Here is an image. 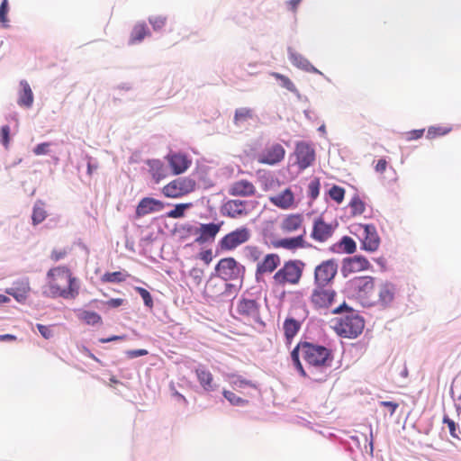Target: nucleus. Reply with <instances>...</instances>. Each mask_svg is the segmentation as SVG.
<instances>
[{
  "label": "nucleus",
  "mask_w": 461,
  "mask_h": 461,
  "mask_svg": "<svg viewBox=\"0 0 461 461\" xmlns=\"http://www.w3.org/2000/svg\"><path fill=\"white\" fill-rule=\"evenodd\" d=\"M295 369L303 377L316 382H324L329 376L333 355L328 348L307 341L299 342L291 352Z\"/></svg>",
  "instance_id": "1"
},
{
  "label": "nucleus",
  "mask_w": 461,
  "mask_h": 461,
  "mask_svg": "<svg viewBox=\"0 0 461 461\" xmlns=\"http://www.w3.org/2000/svg\"><path fill=\"white\" fill-rule=\"evenodd\" d=\"M352 285L357 301L364 307H375L385 310L393 306L397 288L390 281H375L373 276H358L353 279Z\"/></svg>",
  "instance_id": "2"
},
{
  "label": "nucleus",
  "mask_w": 461,
  "mask_h": 461,
  "mask_svg": "<svg viewBox=\"0 0 461 461\" xmlns=\"http://www.w3.org/2000/svg\"><path fill=\"white\" fill-rule=\"evenodd\" d=\"M47 283L43 287V294L57 298L75 299L78 295L77 279L73 276L70 269L65 266L50 268L46 276Z\"/></svg>",
  "instance_id": "3"
},
{
  "label": "nucleus",
  "mask_w": 461,
  "mask_h": 461,
  "mask_svg": "<svg viewBox=\"0 0 461 461\" xmlns=\"http://www.w3.org/2000/svg\"><path fill=\"white\" fill-rule=\"evenodd\" d=\"M331 312L333 314L346 313L344 316L332 321L334 323L333 329L339 336L344 338H356L362 332L365 326L363 318L346 303L333 309Z\"/></svg>",
  "instance_id": "4"
},
{
  "label": "nucleus",
  "mask_w": 461,
  "mask_h": 461,
  "mask_svg": "<svg viewBox=\"0 0 461 461\" xmlns=\"http://www.w3.org/2000/svg\"><path fill=\"white\" fill-rule=\"evenodd\" d=\"M305 264L298 259L285 261L273 276V282L277 286L296 285L300 283Z\"/></svg>",
  "instance_id": "5"
},
{
  "label": "nucleus",
  "mask_w": 461,
  "mask_h": 461,
  "mask_svg": "<svg viewBox=\"0 0 461 461\" xmlns=\"http://www.w3.org/2000/svg\"><path fill=\"white\" fill-rule=\"evenodd\" d=\"M215 271L221 280L242 282L245 276V267L240 264L234 258L229 257L219 260Z\"/></svg>",
  "instance_id": "6"
},
{
  "label": "nucleus",
  "mask_w": 461,
  "mask_h": 461,
  "mask_svg": "<svg viewBox=\"0 0 461 461\" xmlns=\"http://www.w3.org/2000/svg\"><path fill=\"white\" fill-rule=\"evenodd\" d=\"M251 238V230L246 226H240L225 234L218 242L221 252L233 251L247 243Z\"/></svg>",
  "instance_id": "7"
},
{
  "label": "nucleus",
  "mask_w": 461,
  "mask_h": 461,
  "mask_svg": "<svg viewBox=\"0 0 461 461\" xmlns=\"http://www.w3.org/2000/svg\"><path fill=\"white\" fill-rule=\"evenodd\" d=\"M337 297V292L331 285H317L312 291L310 302L316 310H328L331 307Z\"/></svg>",
  "instance_id": "8"
},
{
  "label": "nucleus",
  "mask_w": 461,
  "mask_h": 461,
  "mask_svg": "<svg viewBox=\"0 0 461 461\" xmlns=\"http://www.w3.org/2000/svg\"><path fill=\"white\" fill-rule=\"evenodd\" d=\"M195 189V181L189 177L172 180L162 188V194L168 198H180Z\"/></svg>",
  "instance_id": "9"
},
{
  "label": "nucleus",
  "mask_w": 461,
  "mask_h": 461,
  "mask_svg": "<svg viewBox=\"0 0 461 461\" xmlns=\"http://www.w3.org/2000/svg\"><path fill=\"white\" fill-rule=\"evenodd\" d=\"M338 263L335 259H327L315 267L313 284L317 285H330L338 273Z\"/></svg>",
  "instance_id": "10"
},
{
  "label": "nucleus",
  "mask_w": 461,
  "mask_h": 461,
  "mask_svg": "<svg viewBox=\"0 0 461 461\" xmlns=\"http://www.w3.org/2000/svg\"><path fill=\"white\" fill-rule=\"evenodd\" d=\"M295 163L300 170H304L311 167L315 161V150L312 144L300 141L295 145L294 149Z\"/></svg>",
  "instance_id": "11"
},
{
  "label": "nucleus",
  "mask_w": 461,
  "mask_h": 461,
  "mask_svg": "<svg viewBox=\"0 0 461 461\" xmlns=\"http://www.w3.org/2000/svg\"><path fill=\"white\" fill-rule=\"evenodd\" d=\"M247 201L231 199L225 202L221 206V213L231 219H240L249 215V209Z\"/></svg>",
  "instance_id": "12"
},
{
  "label": "nucleus",
  "mask_w": 461,
  "mask_h": 461,
  "mask_svg": "<svg viewBox=\"0 0 461 461\" xmlns=\"http://www.w3.org/2000/svg\"><path fill=\"white\" fill-rule=\"evenodd\" d=\"M304 216L299 212L285 214L279 222V229L285 234L294 233L302 230L303 233Z\"/></svg>",
  "instance_id": "13"
},
{
  "label": "nucleus",
  "mask_w": 461,
  "mask_h": 461,
  "mask_svg": "<svg viewBox=\"0 0 461 461\" xmlns=\"http://www.w3.org/2000/svg\"><path fill=\"white\" fill-rule=\"evenodd\" d=\"M223 221L215 223H200L197 225V234L194 242L197 244H205L214 241L216 236L221 230Z\"/></svg>",
  "instance_id": "14"
},
{
  "label": "nucleus",
  "mask_w": 461,
  "mask_h": 461,
  "mask_svg": "<svg viewBox=\"0 0 461 461\" xmlns=\"http://www.w3.org/2000/svg\"><path fill=\"white\" fill-rule=\"evenodd\" d=\"M335 230V226L327 223L324 219L320 216L313 221L311 238L320 243L326 242L332 237Z\"/></svg>",
  "instance_id": "15"
},
{
  "label": "nucleus",
  "mask_w": 461,
  "mask_h": 461,
  "mask_svg": "<svg viewBox=\"0 0 461 461\" xmlns=\"http://www.w3.org/2000/svg\"><path fill=\"white\" fill-rule=\"evenodd\" d=\"M359 228L363 229L361 239L362 249L370 252L376 251L380 246V237L375 227L371 224H360Z\"/></svg>",
  "instance_id": "16"
},
{
  "label": "nucleus",
  "mask_w": 461,
  "mask_h": 461,
  "mask_svg": "<svg viewBox=\"0 0 461 461\" xmlns=\"http://www.w3.org/2000/svg\"><path fill=\"white\" fill-rule=\"evenodd\" d=\"M285 155V149L279 143L272 144L265 149L258 157V161L261 164L275 165L281 162Z\"/></svg>",
  "instance_id": "17"
},
{
  "label": "nucleus",
  "mask_w": 461,
  "mask_h": 461,
  "mask_svg": "<svg viewBox=\"0 0 461 461\" xmlns=\"http://www.w3.org/2000/svg\"><path fill=\"white\" fill-rule=\"evenodd\" d=\"M280 263L281 258L276 253H269L264 256L256 267L255 275L257 279L264 275L273 273L278 267Z\"/></svg>",
  "instance_id": "18"
},
{
  "label": "nucleus",
  "mask_w": 461,
  "mask_h": 461,
  "mask_svg": "<svg viewBox=\"0 0 461 461\" xmlns=\"http://www.w3.org/2000/svg\"><path fill=\"white\" fill-rule=\"evenodd\" d=\"M259 304L254 299L241 298L237 303L236 311L239 315L247 320H257L259 317Z\"/></svg>",
  "instance_id": "19"
},
{
  "label": "nucleus",
  "mask_w": 461,
  "mask_h": 461,
  "mask_svg": "<svg viewBox=\"0 0 461 461\" xmlns=\"http://www.w3.org/2000/svg\"><path fill=\"white\" fill-rule=\"evenodd\" d=\"M166 159L174 175H180L185 172L192 165V159L181 152L169 153Z\"/></svg>",
  "instance_id": "20"
},
{
  "label": "nucleus",
  "mask_w": 461,
  "mask_h": 461,
  "mask_svg": "<svg viewBox=\"0 0 461 461\" xmlns=\"http://www.w3.org/2000/svg\"><path fill=\"white\" fill-rule=\"evenodd\" d=\"M228 193L232 196H253L256 194V187L252 182L241 179L232 183Z\"/></svg>",
  "instance_id": "21"
},
{
  "label": "nucleus",
  "mask_w": 461,
  "mask_h": 461,
  "mask_svg": "<svg viewBox=\"0 0 461 461\" xmlns=\"http://www.w3.org/2000/svg\"><path fill=\"white\" fill-rule=\"evenodd\" d=\"M269 201L282 210L291 209L295 204L294 194L290 188H285L281 193L269 197Z\"/></svg>",
  "instance_id": "22"
},
{
  "label": "nucleus",
  "mask_w": 461,
  "mask_h": 461,
  "mask_svg": "<svg viewBox=\"0 0 461 461\" xmlns=\"http://www.w3.org/2000/svg\"><path fill=\"white\" fill-rule=\"evenodd\" d=\"M164 208V203L151 197H145L141 199L136 208L137 217H141L153 212L161 211Z\"/></svg>",
  "instance_id": "23"
},
{
  "label": "nucleus",
  "mask_w": 461,
  "mask_h": 461,
  "mask_svg": "<svg viewBox=\"0 0 461 461\" xmlns=\"http://www.w3.org/2000/svg\"><path fill=\"white\" fill-rule=\"evenodd\" d=\"M31 291L29 280L23 279L15 282L14 286L6 289V294L12 295L17 302H24Z\"/></svg>",
  "instance_id": "24"
},
{
  "label": "nucleus",
  "mask_w": 461,
  "mask_h": 461,
  "mask_svg": "<svg viewBox=\"0 0 461 461\" xmlns=\"http://www.w3.org/2000/svg\"><path fill=\"white\" fill-rule=\"evenodd\" d=\"M232 287L233 285L221 279H211L207 284L205 292L209 297L218 299Z\"/></svg>",
  "instance_id": "25"
},
{
  "label": "nucleus",
  "mask_w": 461,
  "mask_h": 461,
  "mask_svg": "<svg viewBox=\"0 0 461 461\" xmlns=\"http://www.w3.org/2000/svg\"><path fill=\"white\" fill-rule=\"evenodd\" d=\"M305 233L306 230H303V233L296 237L281 239L276 242L275 246L288 250H295L297 249L306 248L308 244L304 239Z\"/></svg>",
  "instance_id": "26"
},
{
  "label": "nucleus",
  "mask_w": 461,
  "mask_h": 461,
  "mask_svg": "<svg viewBox=\"0 0 461 461\" xmlns=\"http://www.w3.org/2000/svg\"><path fill=\"white\" fill-rule=\"evenodd\" d=\"M345 268L349 272H361L371 267L369 261L363 256H354L345 260Z\"/></svg>",
  "instance_id": "27"
},
{
  "label": "nucleus",
  "mask_w": 461,
  "mask_h": 461,
  "mask_svg": "<svg viewBox=\"0 0 461 461\" xmlns=\"http://www.w3.org/2000/svg\"><path fill=\"white\" fill-rule=\"evenodd\" d=\"M194 372H195V375H196V377H197V380H198L200 385L205 391H208V392L212 391L214 388L213 375L210 372V370H208L203 366H200L195 369Z\"/></svg>",
  "instance_id": "28"
},
{
  "label": "nucleus",
  "mask_w": 461,
  "mask_h": 461,
  "mask_svg": "<svg viewBox=\"0 0 461 461\" xmlns=\"http://www.w3.org/2000/svg\"><path fill=\"white\" fill-rule=\"evenodd\" d=\"M302 327V321L295 320L293 317H288L285 320L283 324L284 334L288 344L297 335Z\"/></svg>",
  "instance_id": "29"
},
{
  "label": "nucleus",
  "mask_w": 461,
  "mask_h": 461,
  "mask_svg": "<svg viewBox=\"0 0 461 461\" xmlns=\"http://www.w3.org/2000/svg\"><path fill=\"white\" fill-rule=\"evenodd\" d=\"M147 164L149 166V172L155 183H158L167 177V168L162 161L159 159H150L148 160Z\"/></svg>",
  "instance_id": "30"
},
{
  "label": "nucleus",
  "mask_w": 461,
  "mask_h": 461,
  "mask_svg": "<svg viewBox=\"0 0 461 461\" xmlns=\"http://www.w3.org/2000/svg\"><path fill=\"white\" fill-rule=\"evenodd\" d=\"M22 90L19 94L18 104L23 107L30 108L33 104V94L27 81L20 82Z\"/></svg>",
  "instance_id": "31"
},
{
  "label": "nucleus",
  "mask_w": 461,
  "mask_h": 461,
  "mask_svg": "<svg viewBox=\"0 0 461 461\" xmlns=\"http://www.w3.org/2000/svg\"><path fill=\"white\" fill-rule=\"evenodd\" d=\"M47 216H48V212L45 209V203L42 201L38 200L34 203L33 208H32V224L35 226V225L41 223L47 218Z\"/></svg>",
  "instance_id": "32"
},
{
  "label": "nucleus",
  "mask_w": 461,
  "mask_h": 461,
  "mask_svg": "<svg viewBox=\"0 0 461 461\" xmlns=\"http://www.w3.org/2000/svg\"><path fill=\"white\" fill-rule=\"evenodd\" d=\"M149 34V29L144 23H137L131 31L130 43L140 42Z\"/></svg>",
  "instance_id": "33"
},
{
  "label": "nucleus",
  "mask_w": 461,
  "mask_h": 461,
  "mask_svg": "<svg viewBox=\"0 0 461 461\" xmlns=\"http://www.w3.org/2000/svg\"><path fill=\"white\" fill-rule=\"evenodd\" d=\"M176 232L179 236V239L182 240H185L191 237H194L195 239L197 234V225L185 223L176 230Z\"/></svg>",
  "instance_id": "34"
},
{
  "label": "nucleus",
  "mask_w": 461,
  "mask_h": 461,
  "mask_svg": "<svg viewBox=\"0 0 461 461\" xmlns=\"http://www.w3.org/2000/svg\"><path fill=\"white\" fill-rule=\"evenodd\" d=\"M244 254H245L246 258L249 261L257 262V264H258V261H260L262 258L263 251L258 246L249 245V246L245 247Z\"/></svg>",
  "instance_id": "35"
},
{
  "label": "nucleus",
  "mask_w": 461,
  "mask_h": 461,
  "mask_svg": "<svg viewBox=\"0 0 461 461\" xmlns=\"http://www.w3.org/2000/svg\"><path fill=\"white\" fill-rule=\"evenodd\" d=\"M253 117V110L248 107L239 108L235 111L233 122L236 125L247 122Z\"/></svg>",
  "instance_id": "36"
},
{
  "label": "nucleus",
  "mask_w": 461,
  "mask_h": 461,
  "mask_svg": "<svg viewBox=\"0 0 461 461\" xmlns=\"http://www.w3.org/2000/svg\"><path fill=\"white\" fill-rule=\"evenodd\" d=\"M128 275H125L120 271L107 272L101 277L104 283H122L126 280Z\"/></svg>",
  "instance_id": "37"
},
{
  "label": "nucleus",
  "mask_w": 461,
  "mask_h": 461,
  "mask_svg": "<svg viewBox=\"0 0 461 461\" xmlns=\"http://www.w3.org/2000/svg\"><path fill=\"white\" fill-rule=\"evenodd\" d=\"M339 247L343 252L348 253V254H352L357 249L356 242L354 241V240L352 238H350L348 236H344L340 240V241L339 243Z\"/></svg>",
  "instance_id": "38"
},
{
  "label": "nucleus",
  "mask_w": 461,
  "mask_h": 461,
  "mask_svg": "<svg viewBox=\"0 0 461 461\" xmlns=\"http://www.w3.org/2000/svg\"><path fill=\"white\" fill-rule=\"evenodd\" d=\"M451 127L447 126H431L427 131L428 139H435L437 137L444 136L451 131Z\"/></svg>",
  "instance_id": "39"
},
{
  "label": "nucleus",
  "mask_w": 461,
  "mask_h": 461,
  "mask_svg": "<svg viewBox=\"0 0 461 461\" xmlns=\"http://www.w3.org/2000/svg\"><path fill=\"white\" fill-rule=\"evenodd\" d=\"M80 318L89 325H95L102 321L101 316L97 312L92 311H83L80 314Z\"/></svg>",
  "instance_id": "40"
},
{
  "label": "nucleus",
  "mask_w": 461,
  "mask_h": 461,
  "mask_svg": "<svg viewBox=\"0 0 461 461\" xmlns=\"http://www.w3.org/2000/svg\"><path fill=\"white\" fill-rule=\"evenodd\" d=\"M349 207L353 215L362 214L366 208L364 202L357 196L352 198L349 203Z\"/></svg>",
  "instance_id": "41"
},
{
  "label": "nucleus",
  "mask_w": 461,
  "mask_h": 461,
  "mask_svg": "<svg viewBox=\"0 0 461 461\" xmlns=\"http://www.w3.org/2000/svg\"><path fill=\"white\" fill-rule=\"evenodd\" d=\"M191 206V203H179L175 208L169 211L167 215L169 218L177 219L185 215V211Z\"/></svg>",
  "instance_id": "42"
},
{
  "label": "nucleus",
  "mask_w": 461,
  "mask_h": 461,
  "mask_svg": "<svg viewBox=\"0 0 461 461\" xmlns=\"http://www.w3.org/2000/svg\"><path fill=\"white\" fill-rule=\"evenodd\" d=\"M223 396L232 404L237 406H242L248 403V401L238 396L233 392L224 390L223 391Z\"/></svg>",
  "instance_id": "43"
},
{
  "label": "nucleus",
  "mask_w": 461,
  "mask_h": 461,
  "mask_svg": "<svg viewBox=\"0 0 461 461\" xmlns=\"http://www.w3.org/2000/svg\"><path fill=\"white\" fill-rule=\"evenodd\" d=\"M329 194L332 200H334L338 203H341L342 201L344 200L345 189L339 185H333L330 189Z\"/></svg>",
  "instance_id": "44"
},
{
  "label": "nucleus",
  "mask_w": 461,
  "mask_h": 461,
  "mask_svg": "<svg viewBox=\"0 0 461 461\" xmlns=\"http://www.w3.org/2000/svg\"><path fill=\"white\" fill-rule=\"evenodd\" d=\"M272 76L276 79L279 80L281 82L282 86L286 88L287 90H289L291 92H294L296 90L295 86L290 80L289 77H287L282 74H279V73H273Z\"/></svg>",
  "instance_id": "45"
},
{
  "label": "nucleus",
  "mask_w": 461,
  "mask_h": 461,
  "mask_svg": "<svg viewBox=\"0 0 461 461\" xmlns=\"http://www.w3.org/2000/svg\"><path fill=\"white\" fill-rule=\"evenodd\" d=\"M231 384L234 389H241V388H245V387H253V388L256 387V385L251 381L246 380L240 376L235 377V379L232 380Z\"/></svg>",
  "instance_id": "46"
},
{
  "label": "nucleus",
  "mask_w": 461,
  "mask_h": 461,
  "mask_svg": "<svg viewBox=\"0 0 461 461\" xmlns=\"http://www.w3.org/2000/svg\"><path fill=\"white\" fill-rule=\"evenodd\" d=\"M135 290L139 293L146 306L149 308L153 307V299L148 290L142 287H135Z\"/></svg>",
  "instance_id": "47"
},
{
  "label": "nucleus",
  "mask_w": 461,
  "mask_h": 461,
  "mask_svg": "<svg viewBox=\"0 0 461 461\" xmlns=\"http://www.w3.org/2000/svg\"><path fill=\"white\" fill-rule=\"evenodd\" d=\"M320 180L314 178L308 185V194L312 199H316L320 193Z\"/></svg>",
  "instance_id": "48"
},
{
  "label": "nucleus",
  "mask_w": 461,
  "mask_h": 461,
  "mask_svg": "<svg viewBox=\"0 0 461 461\" xmlns=\"http://www.w3.org/2000/svg\"><path fill=\"white\" fill-rule=\"evenodd\" d=\"M9 8H8V0H3L0 5V23H3L5 27L8 26V14Z\"/></svg>",
  "instance_id": "49"
},
{
  "label": "nucleus",
  "mask_w": 461,
  "mask_h": 461,
  "mask_svg": "<svg viewBox=\"0 0 461 461\" xmlns=\"http://www.w3.org/2000/svg\"><path fill=\"white\" fill-rule=\"evenodd\" d=\"M443 423L447 424V426L449 429V433L454 438H456V439L460 438L457 434V432H458L457 426L453 420L449 419L447 416H444Z\"/></svg>",
  "instance_id": "50"
},
{
  "label": "nucleus",
  "mask_w": 461,
  "mask_h": 461,
  "mask_svg": "<svg viewBox=\"0 0 461 461\" xmlns=\"http://www.w3.org/2000/svg\"><path fill=\"white\" fill-rule=\"evenodd\" d=\"M149 22L150 23L155 31H158L166 25L167 19L166 17L158 15L150 17L149 19Z\"/></svg>",
  "instance_id": "51"
},
{
  "label": "nucleus",
  "mask_w": 461,
  "mask_h": 461,
  "mask_svg": "<svg viewBox=\"0 0 461 461\" xmlns=\"http://www.w3.org/2000/svg\"><path fill=\"white\" fill-rule=\"evenodd\" d=\"M424 131H425L424 129L412 130V131L405 132L404 133V138L408 141L419 140V139H420L423 136Z\"/></svg>",
  "instance_id": "52"
},
{
  "label": "nucleus",
  "mask_w": 461,
  "mask_h": 461,
  "mask_svg": "<svg viewBox=\"0 0 461 461\" xmlns=\"http://www.w3.org/2000/svg\"><path fill=\"white\" fill-rule=\"evenodd\" d=\"M50 142H42V143H40L38 144L34 149H33V153L36 155V156H41V155H45V154H48L49 151H50Z\"/></svg>",
  "instance_id": "53"
},
{
  "label": "nucleus",
  "mask_w": 461,
  "mask_h": 461,
  "mask_svg": "<svg viewBox=\"0 0 461 461\" xmlns=\"http://www.w3.org/2000/svg\"><path fill=\"white\" fill-rule=\"evenodd\" d=\"M199 259H201L204 264L209 265L213 258L212 251V249H205L201 251L198 254Z\"/></svg>",
  "instance_id": "54"
},
{
  "label": "nucleus",
  "mask_w": 461,
  "mask_h": 461,
  "mask_svg": "<svg viewBox=\"0 0 461 461\" xmlns=\"http://www.w3.org/2000/svg\"><path fill=\"white\" fill-rule=\"evenodd\" d=\"M190 276L194 279L196 285H200L203 280V271L200 268L194 267L190 270Z\"/></svg>",
  "instance_id": "55"
},
{
  "label": "nucleus",
  "mask_w": 461,
  "mask_h": 461,
  "mask_svg": "<svg viewBox=\"0 0 461 461\" xmlns=\"http://www.w3.org/2000/svg\"><path fill=\"white\" fill-rule=\"evenodd\" d=\"M37 329L44 339H49L53 336L52 330L49 326L43 324H37Z\"/></svg>",
  "instance_id": "56"
},
{
  "label": "nucleus",
  "mask_w": 461,
  "mask_h": 461,
  "mask_svg": "<svg viewBox=\"0 0 461 461\" xmlns=\"http://www.w3.org/2000/svg\"><path fill=\"white\" fill-rule=\"evenodd\" d=\"M68 254L67 249H53L50 254V259L57 262L64 258Z\"/></svg>",
  "instance_id": "57"
},
{
  "label": "nucleus",
  "mask_w": 461,
  "mask_h": 461,
  "mask_svg": "<svg viewBox=\"0 0 461 461\" xmlns=\"http://www.w3.org/2000/svg\"><path fill=\"white\" fill-rule=\"evenodd\" d=\"M290 60L293 64L298 66V67H303L304 64L307 62L306 59H304L301 55L291 53L290 54Z\"/></svg>",
  "instance_id": "58"
},
{
  "label": "nucleus",
  "mask_w": 461,
  "mask_h": 461,
  "mask_svg": "<svg viewBox=\"0 0 461 461\" xmlns=\"http://www.w3.org/2000/svg\"><path fill=\"white\" fill-rule=\"evenodd\" d=\"M9 134H10V127L8 125H5L1 128V137H2V143L7 147L9 144Z\"/></svg>",
  "instance_id": "59"
},
{
  "label": "nucleus",
  "mask_w": 461,
  "mask_h": 461,
  "mask_svg": "<svg viewBox=\"0 0 461 461\" xmlns=\"http://www.w3.org/2000/svg\"><path fill=\"white\" fill-rule=\"evenodd\" d=\"M146 355H148V350L146 349H132L126 351V356L129 358H136Z\"/></svg>",
  "instance_id": "60"
},
{
  "label": "nucleus",
  "mask_w": 461,
  "mask_h": 461,
  "mask_svg": "<svg viewBox=\"0 0 461 461\" xmlns=\"http://www.w3.org/2000/svg\"><path fill=\"white\" fill-rule=\"evenodd\" d=\"M387 165H388V163H387L386 159L380 158L377 161L376 165L375 166V172L380 173V174L384 173L387 168Z\"/></svg>",
  "instance_id": "61"
},
{
  "label": "nucleus",
  "mask_w": 461,
  "mask_h": 461,
  "mask_svg": "<svg viewBox=\"0 0 461 461\" xmlns=\"http://www.w3.org/2000/svg\"><path fill=\"white\" fill-rule=\"evenodd\" d=\"M381 406L387 407L390 411V414L393 415L397 408L399 407V404L394 402H389V401H383L380 402Z\"/></svg>",
  "instance_id": "62"
},
{
  "label": "nucleus",
  "mask_w": 461,
  "mask_h": 461,
  "mask_svg": "<svg viewBox=\"0 0 461 461\" xmlns=\"http://www.w3.org/2000/svg\"><path fill=\"white\" fill-rule=\"evenodd\" d=\"M123 303V299H121V298H114V299H111L107 302V304L113 308H116V307H119Z\"/></svg>",
  "instance_id": "63"
},
{
  "label": "nucleus",
  "mask_w": 461,
  "mask_h": 461,
  "mask_svg": "<svg viewBox=\"0 0 461 461\" xmlns=\"http://www.w3.org/2000/svg\"><path fill=\"white\" fill-rule=\"evenodd\" d=\"M6 340L14 341V340H16V337L12 334L0 335V341H6Z\"/></svg>",
  "instance_id": "64"
}]
</instances>
